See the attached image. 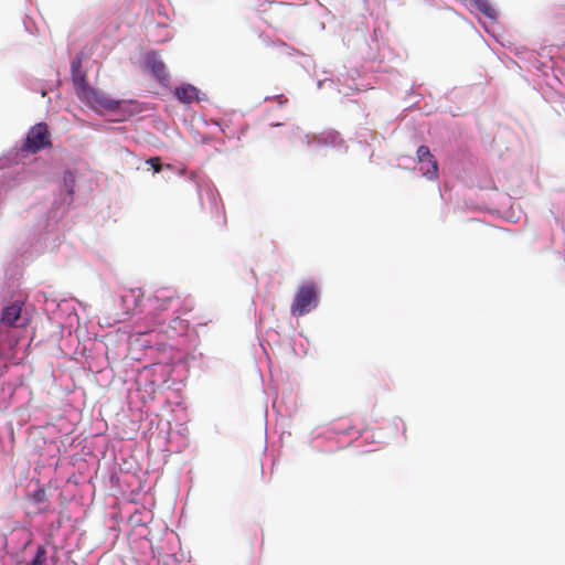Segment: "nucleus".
<instances>
[{
	"label": "nucleus",
	"mask_w": 565,
	"mask_h": 565,
	"mask_svg": "<svg viewBox=\"0 0 565 565\" xmlns=\"http://www.w3.org/2000/svg\"><path fill=\"white\" fill-rule=\"evenodd\" d=\"M317 302L318 292L315 284H305L296 292L290 312L295 317L305 316L317 306Z\"/></svg>",
	"instance_id": "nucleus-1"
},
{
	"label": "nucleus",
	"mask_w": 565,
	"mask_h": 565,
	"mask_svg": "<svg viewBox=\"0 0 565 565\" xmlns=\"http://www.w3.org/2000/svg\"><path fill=\"white\" fill-rule=\"evenodd\" d=\"M51 146V136L47 125L40 122L34 125L28 132L22 150L36 153Z\"/></svg>",
	"instance_id": "nucleus-2"
},
{
	"label": "nucleus",
	"mask_w": 565,
	"mask_h": 565,
	"mask_svg": "<svg viewBox=\"0 0 565 565\" xmlns=\"http://www.w3.org/2000/svg\"><path fill=\"white\" fill-rule=\"evenodd\" d=\"M417 161L420 164L419 171L427 180L438 179V162L427 146H419L417 149Z\"/></svg>",
	"instance_id": "nucleus-3"
},
{
	"label": "nucleus",
	"mask_w": 565,
	"mask_h": 565,
	"mask_svg": "<svg viewBox=\"0 0 565 565\" xmlns=\"http://www.w3.org/2000/svg\"><path fill=\"white\" fill-rule=\"evenodd\" d=\"M147 64L150 67L157 81L162 85H167L170 76L164 63L159 58L157 53L152 52L147 55Z\"/></svg>",
	"instance_id": "nucleus-4"
},
{
	"label": "nucleus",
	"mask_w": 565,
	"mask_h": 565,
	"mask_svg": "<svg viewBox=\"0 0 565 565\" xmlns=\"http://www.w3.org/2000/svg\"><path fill=\"white\" fill-rule=\"evenodd\" d=\"M22 312V305L13 302L3 308L0 321L9 327H21L24 323H19Z\"/></svg>",
	"instance_id": "nucleus-5"
},
{
	"label": "nucleus",
	"mask_w": 565,
	"mask_h": 565,
	"mask_svg": "<svg viewBox=\"0 0 565 565\" xmlns=\"http://www.w3.org/2000/svg\"><path fill=\"white\" fill-rule=\"evenodd\" d=\"M198 94H199L198 88L190 84L183 85L181 87H177L174 90L175 97L181 103H184V104H190L194 100H198L199 99Z\"/></svg>",
	"instance_id": "nucleus-6"
},
{
	"label": "nucleus",
	"mask_w": 565,
	"mask_h": 565,
	"mask_svg": "<svg viewBox=\"0 0 565 565\" xmlns=\"http://www.w3.org/2000/svg\"><path fill=\"white\" fill-rule=\"evenodd\" d=\"M476 8L482 12L486 17L494 19L497 15L495 9L491 6L488 0H473Z\"/></svg>",
	"instance_id": "nucleus-7"
},
{
	"label": "nucleus",
	"mask_w": 565,
	"mask_h": 565,
	"mask_svg": "<svg viewBox=\"0 0 565 565\" xmlns=\"http://www.w3.org/2000/svg\"><path fill=\"white\" fill-rule=\"evenodd\" d=\"M93 96H94V100L100 105L102 107H104L105 109H108V110H114L118 107V102L116 100H113V99H108L104 96H99L97 93H92Z\"/></svg>",
	"instance_id": "nucleus-8"
},
{
	"label": "nucleus",
	"mask_w": 565,
	"mask_h": 565,
	"mask_svg": "<svg viewBox=\"0 0 565 565\" xmlns=\"http://www.w3.org/2000/svg\"><path fill=\"white\" fill-rule=\"evenodd\" d=\"M46 562V548L43 545H39L34 558L31 565H45Z\"/></svg>",
	"instance_id": "nucleus-9"
},
{
	"label": "nucleus",
	"mask_w": 565,
	"mask_h": 565,
	"mask_svg": "<svg viewBox=\"0 0 565 565\" xmlns=\"http://www.w3.org/2000/svg\"><path fill=\"white\" fill-rule=\"evenodd\" d=\"M77 65L75 62H73L72 64V68H73V78H74V82L77 84V85H81L83 88H86V81H85V76L84 75H79V74H76L75 73V70H77Z\"/></svg>",
	"instance_id": "nucleus-10"
},
{
	"label": "nucleus",
	"mask_w": 565,
	"mask_h": 565,
	"mask_svg": "<svg viewBox=\"0 0 565 565\" xmlns=\"http://www.w3.org/2000/svg\"><path fill=\"white\" fill-rule=\"evenodd\" d=\"M147 163L150 164L153 169L154 172H160L161 171V162H160V158L159 157H152V158H149L147 160Z\"/></svg>",
	"instance_id": "nucleus-11"
},
{
	"label": "nucleus",
	"mask_w": 565,
	"mask_h": 565,
	"mask_svg": "<svg viewBox=\"0 0 565 565\" xmlns=\"http://www.w3.org/2000/svg\"><path fill=\"white\" fill-rule=\"evenodd\" d=\"M44 497H45V493L44 491H38L35 494H34V498L38 502H42L44 501Z\"/></svg>",
	"instance_id": "nucleus-12"
},
{
	"label": "nucleus",
	"mask_w": 565,
	"mask_h": 565,
	"mask_svg": "<svg viewBox=\"0 0 565 565\" xmlns=\"http://www.w3.org/2000/svg\"><path fill=\"white\" fill-rule=\"evenodd\" d=\"M172 300V297L162 299L161 308H167L168 303Z\"/></svg>",
	"instance_id": "nucleus-13"
},
{
	"label": "nucleus",
	"mask_w": 565,
	"mask_h": 565,
	"mask_svg": "<svg viewBox=\"0 0 565 565\" xmlns=\"http://www.w3.org/2000/svg\"><path fill=\"white\" fill-rule=\"evenodd\" d=\"M174 322H175V323H179V324L181 326V324L183 323V320H181L179 317H177V318L174 319Z\"/></svg>",
	"instance_id": "nucleus-14"
}]
</instances>
